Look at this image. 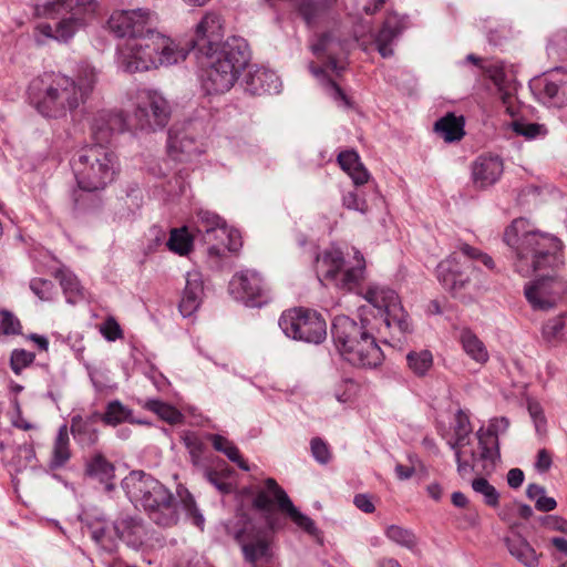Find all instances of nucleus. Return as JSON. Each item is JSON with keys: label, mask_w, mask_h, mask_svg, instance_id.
<instances>
[{"label": "nucleus", "mask_w": 567, "mask_h": 567, "mask_svg": "<svg viewBox=\"0 0 567 567\" xmlns=\"http://www.w3.org/2000/svg\"><path fill=\"white\" fill-rule=\"evenodd\" d=\"M547 53L550 58L567 61V31H557L550 37L547 44Z\"/></svg>", "instance_id": "3c124183"}, {"label": "nucleus", "mask_w": 567, "mask_h": 567, "mask_svg": "<svg viewBox=\"0 0 567 567\" xmlns=\"http://www.w3.org/2000/svg\"><path fill=\"white\" fill-rule=\"evenodd\" d=\"M97 8L96 0H48L35 6V16L59 19L55 27L47 22L38 23L34 29L35 40L39 43L49 39L68 42L94 17Z\"/></svg>", "instance_id": "39448f33"}, {"label": "nucleus", "mask_w": 567, "mask_h": 567, "mask_svg": "<svg viewBox=\"0 0 567 567\" xmlns=\"http://www.w3.org/2000/svg\"><path fill=\"white\" fill-rule=\"evenodd\" d=\"M203 64L202 84L207 94H223L228 92L237 82L238 75L214 68L206 63Z\"/></svg>", "instance_id": "c85d7f7f"}, {"label": "nucleus", "mask_w": 567, "mask_h": 567, "mask_svg": "<svg viewBox=\"0 0 567 567\" xmlns=\"http://www.w3.org/2000/svg\"><path fill=\"white\" fill-rule=\"evenodd\" d=\"M361 293L363 299L379 311L384 329H392L400 334L411 331L409 315L395 290L385 285L371 282Z\"/></svg>", "instance_id": "f8f14e48"}, {"label": "nucleus", "mask_w": 567, "mask_h": 567, "mask_svg": "<svg viewBox=\"0 0 567 567\" xmlns=\"http://www.w3.org/2000/svg\"><path fill=\"white\" fill-rule=\"evenodd\" d=\"M528 412L534 421L536 432L538 434L544 433L546 430V419L540 404L534 401L528 402Z\"/></svg>", "instance_id": "e2e57ef3"}, {"label": "nucleus", "mask_w": 567, "mask_h": 567, "mask_svg": "<svg viewBox=\"0 0 567 567\" xmlns=\"http://www.w3.org/2000/svg\"><path fill=\"white\" fill-rule=\"evenodd\" d=\"M277 504L278 508L286 513L290 519L301 529L310 535L317 533L315 522L302 514L291 502L288 494L278 485V483L268 477L265 481V486L256 492L252 504L256 508L269 512L274 504Z\"/></svg>", "instance_id": "4468645a"}, {"label": "nucleus", "mask_w": 567, "mask_h": 567, "mask_svg": "<svg viewBox=\"0 0 567 567\" xmlns=\"http://www.w3.org/2000/svg\"><path fill=\"white\" fill-rule=\"evenodd\" d=\"M167 148L169 155L177 161L198 153V146L189 134L173 128L168 133Z\"/></svg>", "instance_id": "7c9ffc66"}, {"label": "nucleus", "mask_w": 567, "mask_h": 567, "mask_svg": "<svg viewBox=\"0 0 567 567\" xmlns=\"http://www.w3.org/2000/svg\"><path fill=\"white\" fill-rule=\"evenodd\" d=\"M97 80V70L89 64L82 65L75 78L61 72H43L31 80L28 96L42 116L64 118L87 102Z\"/></svg>", "instance_id": "f257e3e1"}, {"label": "nucleus", "mask_w": 567, "mask_h": 567, "mask_svg": "<svg viewBox=\"0 0 567 567\" xmlns=\"http://www.w3.org/2000/svg\"><path fill=\"white\" fill-rule=\"evenodd\" d=\"M246 90L251 94H276L281 91L282 82L271 70L255 66L246 75Z\"/></svg>", "instance_id": "bb28decb"}, {"label": "nucleus", "mask_w": 567, "mask_h": 567, "mask_svg": "<svg viewBox=\"0 0 567 567\" xmlns=\"http://www.w3.org/2000/svg\"><path fill=\"white\" fill-rule=\"evenodd\" d=\"M250 54L248 43L239 37H230L220 48L200 54L202 63L240 75L248 64Z\"/></svg>", "instance_id": "f3484780"}, {"label": "nucleus", "mask_w": 567, "mask_h": 567, "mask_svg": "<svg viewBox=\"0 0 567 567\" xmlns=\"http://www.w3.org/2000/svg\"><path fill=\"white\" fill-rule=\"evenodd\" d=\"M503 162L498 156H480L472 165V178L477 188L495 184L503 174Z\"/></svg>", "instance_id": "cd10ccee"}, {"label": "nucleus", "mask_w": 567, "mask_h": 567, "mask_svg": "<svg viewBox=\"0 0 567 567\" xmlns=\"http://www.w3.org/2000/svg\"><path fill=\"white\" fill-rule=\"evenodd\" d=\"M79 187L86 192L102 190L112 184L121 171L116 153L106 145L92 144L81 148L72 159Z\"/></svg>", "instance_id": "0eeeda50"}, {"label": "nucleus", "mask_w": 567, "mask_h": 567, "mask_svg": "<svg viewBox=\"0 0 567 567\" xmlns=\"http://www.w3.org/2000/svg\"><path fill=\"white\" fill-rule=\"evenodd\" d=\"M132 411L123 405L120 401L114 400L110 402L106 406V411L102 416V420L105 424L109 425H117L122 422L137 423L143 424L144 422L141 420H135L131 416Z\"/></svg>", "instance_id": "79ce46f5"}, {"label": "nucleus", "mask_w": 567, "mask_h": 567, "mask_svg": "<svg viewBox=\"0 0 567 567\" xmlns=\"http://www.w3.org/2000/svg\"><path fill=\"white\" fill-rule=\"evenodd\" d=\"M342 204L346 208L365 214L368 212V204L365 199L360 196L357 190H350L343 194Z\"/></svg>", "instance_id": "bf43d9fd"}, {"label": "nucleus", "mask_w": 567, "mask_h": 567, "mask_svg": "<svg viewBox=\"0 0 567 567\" xmlns=\"http://www.w3.org/2000/svg\"><path fill=\"white\" fill-rule=\"evenodd\" d=\"M101 334L107 341H115L122 337V330L115 319L109 318L100 326Z\"/></svg>", "instance_id": "0e129e2a"}, {"label": "nucleus", "mask_w": 567, "mask_h": 567, "mask_svg": "<svg viewBox=\"0 0 567 567\" xmlns=\"http://www.w3.org/2000/svg\"><path fill=\"white\" fill-rule=\"evenodd\" d=\"M182 441L189 453L192 463L199 465L204 452V443L200 437L196 433L188 431L183 433Z\"/></svg>", "instance_id": "603ef678"}, {"label": "nucleus", "mask_w": 567, "mask_h": 567, "mask_svg": "<svg viewBox=\"0 0 567 567\" xmlns=\"http://www.w3.org/2000/svg\"><path fill=\"white\" fill-rule=\"evenodd\" d=\"M542 524L547 530L559 532L567 536V520L560 516H545L542 518Z\"/></svg>", "instance_id": "69168bd1"}, {"label": "nucleus", "mask_w": 567, "mask_h": 567, "mask_svg": "<svg viewBox=\"0 0 567 567\" xmlns=\"http://www.w3.org/2000/svg\"><path fill=\"white\" fill-rule=\"evenodd\" d=\"M513 130L515 133L527 138L544 136L547 133L545 125L538 123L514 122Z\"/></svg>", "instance_id": "13d9d810"}, {"label": "nucleus", "mask_w": 567, "mask_h": 567, "mask_svg": "<svg viewBox=\"0 0 567 567\" xmlns=\"http://www.w3.org/2000/svg\"><path fill=\"white\" fill-rule=\"evenodd\" d=\"M281 331L290 339L319 344L327 338V323L315 310L293 308L279 318Z\"/></svg>", "instance_id": "ddd939ff"}, {"label": "nucleus", "mask_w": 567, "mask_h": 567, "mask_svg": "<svg viewBox=\"0 0 567 567\" xmlns=\"http://www.w3.org/2000/svg\"><path fill=\"white\" fill-rule=\"evenodd\" d=\"M122 487L130 501L140 505L155 524L168 527L177 523L174 495L152 475L132 471L122 481Z\"/></svg>", "instance_id": "423d86ee"}, {"label": "nucleus", "mask_w": 567, "mask_h": 567, "mask_svg": "<svg viewBox=\"0 0 567 567\" xmlns=\"http://www.w3.org/2000/svg\"><path fill=\"white\" fill-rule=\"evenodd\" d=\"M567 291L566 282L555 275H539L524 286V296L535 311L555 308Z\"/></svg>", "instance_id": "dca6fc26"}, {"label": "nucleus", "mask_w": 567, "mask_h": 567, "mask_svg": "<svg viewBox=\"0 0 567 567\" xmlns=\"http://www.w3.org/2000/svg\"><path fill=\"white\" fill-rule=\"evenodd\" d=\"M481 261L488 269L495 267L491 256L466 243H460L456 250L436 267V278L444 289L454 295L465 290L471 284L475 267L471 261Z\"/></svg>", "instance_id": "9d476101"}, {"label": "nucleus", "mask_w": 567, "mask_h": 567, "mask_svg": "<svg viewBox=\"0 0 567 567\" xmlns=\"http://www.w3.org/2000/svg\"><path fill=\"white\" fill-rule=\"evenodd\" d=\"M539 101L548 107L567 106V70L563 66L545 72L534 82Z\"/></svg>", "instance_id": "aec40b11"}, {"label": "nucleus", "mask_w": 567, "mask_h": 567, "mask_svg": "<svg viewBox=\"0 0 567 567\" xmlns=\"http://www.w3.org/2000/svg\"><path fill=\"white\" fill-rule=\"evenodd\" d=\"M71 458V451H70V439H69V432L68 426L64 424L60 426L53 447H52V454L49 462V467L51 470H58L63 467L69 460Z\"/></svg>", "instance_id": "4c0bfd02"}, {"label": "nucleus", "mask_w": 567, "mask_h": 567, "mask_svg": "<svg viewBox=\"0 0 567 567\" xmlns=\"http://www.w3.org/2000/svg\"><path fill=\"white\" fill-rule=\"evenodd\" d=\"M178 495L186 517L193 525L203 530L205 526V517L200 509L197 507L193 495L186 489L184 492H178Z\"/></svg>", "instance_id": "de8ad7c7"}, {"label": "nucleus", "mask_w": 567, "mask_h": 567, "mask_svg": "<svg viewBox=\"0 0 567 567\" xmlns=\"http://www.w3.org/2000/svg\"><path fill=\"white\" fill-rule=\"evenodd\" d=\"M192 230L208 246L210 256H221L224 249L237 251L241 247L240 234L229 228L226 221L217 214L199 209L190 221Z\"/></svg>", "instance_id": "9b49d317"}, {"label": "nucleus", "mask_w": 567, "mask_h": 567, "mask_svg": "<svg viewBox=\"0 0 567 567\" xmlns=\"http://www.w3.org/2000/svg\"><path fill=\"white\" fill-rule=\"evenodd\" d=\"M567 324V317L565 313H559L558 316L548 319L542 329L543 338L548 341L559 340Z\"/></svg>", "instance_id": "09e8293b"}, {"label": "nucleus", "mask_w": 567, "mask_h": 567, "mask_svg": "<svg viewBox=\"0 0 567 567\" xmlns=\"http://www.w3.org/2000/svg\"><path fill=\"white\" fill-rule=\"evenodd\" d=\"M127 128V123L121 112L103 110L97 112L91 124V130L96 144L107 143L113 134L122 133Z\"/></svg>", "instance_id": "393cba45"}, {"label": "nucleus", "mask_w": 567, "mask_h": 567, "mask_svg": "<svg viewBox=\"0 0 567 567\" xmlns=\"http://www.w3.org/2000/svg\"><path fill=\"white\" fill-rule=\"evenodd\" d=\"M341 168L351 177L355 185L368 182L369 173L361 164L359 155L353 151H344L338 155Z\"/></svg>", "instance_id": "e433bc0d"}, {"label": "nucleus", "mask_w": 567, "mask_h": 567, "mask_svg": "<svg viewBox=\"0 0 567 567\" xmlns=\"http://www.w3.org/2000/svg\"><path fill=\"white\" fill-rule=\"evenodd\" d=\"M491 78V80L495 83L501 92V97L504 103H507L512 96L508 74L506 71V66L503 62H492L488 66L484 68Z\"/></svg>", "instance_id": "a19ab883"}, {"label": "nucleus", "mask_w": 567, "mask_h": 567, "mask_svg": "<svg viewBox=\"0 0 567 567\" xmlns=\"http://www.w3.org/2000/svg\"><path fill=\"white\" fill-rule=\"evenodd\" d=\"M313 458L320 464H327L331 460V453L328 444L320 437H315L310 442Z\"/></svg>", "instance_id": "680f3d73"}, {"label": "nucleus", "mask_w": 567, "mask_h": 567, "mask_svg": "<svg viewBox=\"0 0 567 567\" xmlns=\"http://www.w3.org/2000/svg\"><path fill=\"white\" fill-rule=\"evenodd\" d=\"M472 488L475 493L482 495L483 501L491 507H496L499 503V493L484 477H477L472 481Z\"/></svg>", "instance_id": "8fccbe9b"}, {"label": "nucleus", "mask_w": 567, "mask_h": 567, "mask_svg": "<svg viewBox=\"0 0 567 567\" xmlns=\"http://www.w3.org/2000/svg\"><path fill=\"white\" fill-rule=\"evenodd\" d=\"M453 430L454 441H450L449 445L454 451L458 474L465 476L473 471L475 462L480 458L473 450L468 449L472 426L463 411L456 413Z\"/></svg>", "instance_id": "412c9836"}, {"label": "nucleus", "mask_w": 567, "mask_h": 567, "mask_svg": "<svg viewBox=\"0 0 567 567\" xmlns=\"http://www.w3.org/2000/svg\"><path fill=\"white\" fill-rule=\"evenodd\" d=\"M156 21L157 16L148 9L117 10L111 14L107 25L116 37L134 39L145 34Z\"/></svg>", "instance_id": "6ab92c4d"}, {"label": "nucleus", "mask_w": 567, "mask_h": 567, "mask_svg": "<svg viewBox=\"0 0 567 567\" xmlns=\"http://www.w3.org/2000/svg\"><path fill=\"white\" fill-rule=\"evenodd\" d=\"M316 271L320 281L324 280L339 290L351 292L364 279L365 260L357 249H353L352 261L346 260L338 247L330 246L316 256Z\"/></svg>", "instance_id": "1a4fd4ad"}, {"label": "nucleus", "mask_w": 567, "mask_h": 567, "mask_svg": "<svg viewBox=\"0 0 567 567\" xmlns=\"http://www.w3.org/2000/svg\"><path fill=\"white\" fill-rule=\"evenodd\" d=\"M410 370L417 377H424L433 367V355L430 350L411 351L406 355Z\"/></svg>", "instance_id": "37998d69"}, {"label": "nucleus", "mask_w": 567, "mask_h": 567, "mask_svg": "<svg viewBox=\"0 0 567 567\" xmlns=\"http://www.w3.org/2000/svg\"><path fill=\"white\" fill-rule=\"evenodd\" d=\"M408 19L405 16H399L396 12H389L377 35L374 43L382 58L393 55V45L399 35L406 29Z\"/></svg>", "instance_id": "b1692460"}, {"label": "nucleus", "mask_w": 567, "mask_h": 567, "mask_svg": "<svg viewBox=\"0 0 567 567\" xmlns=\"http://www.w3.org/2000/svg\"><path fill=\"white\" fill-rule=\"evenodd\" d=\"M207 439L212 442L216 451L225 454L229 461H236L239 450L233 442L219 434H208Z\"/></svg>", "instance_id": "864d4df0"}, {"label": "nucleus", "mask_w": 567, "mask_h": 567, "mask_svg": "<svg viewBox=\"0 0 567 567\" xmlns=\"http://www.w3.org/2000/svg\"><path fill=\"white\" fill-rule=\"evenodd\" d=\"M195 238H197V235L192 230L190 224L181 228H173L166 246L171 251L179 256H186L193 250Z\"/></svg>", "instance_id": "c9c22d12"}, {"label": "nucleus", "mask_w": 567, "mask_h": 567, "mask_svg": "<svg viewBox=\"0 0 567 567\" xmlns=\"http://www.w3.org/2000/svg\"><path fill=\"white\" fill-rule=\"evenodd\" d=\"M504 241L515 250V269L524 277L554 269L563 262L560 240L535 231L525 218L515 219L504 233Z\"/></svg>", "instance_id": "f03ea898"}, {"label": "nucleus", "mask_w": 567, "mask_h": 567, "mask_svg": "<svg viewBox=\"0 0 567 567\" xmlns=\"http://www.w3.org/2000/svg\"><path fill=\"white\" fill-rule=\"evenodd\" d=\"M21 333V324L13 313L0 310V336H16Z\"/></svg>", "instance_id": "6e6d98bb"}, {"label": "nucleus", "mask_w": 567, "mask_h": 567, "mask_svg": "<svg viewBox=\"0 0 567 567\" xmlns=\"http://www.w3.org/2000/svg\"><path fill=\"white\" fill-rule=\"evenodd\" d=\"M90 379L99 391L110 386L109 370L103 367L86 365Z\"/></svg>", "instance_id": "052dcab7"}, {"label": "nucleus", "mask_w": 567, "mask_h": 567, "mask_svg": "<svg viewBox=\"0 0 567 567\" xmlns=\"http://www.w3.org/2000/svg\"><path fill=\"white\" fill-rule=\"evenodd\" d=\"M118 540L128 547L140 548L146 539V527L138 517L125 516L116 520Z\"/></svg>", "instance_id": "c756f323"}, {"label": "nucleus", "mask_w": 567, "mask_h": 567, "mask_svg": "<svg viewBox=\"0 0 567 567\" xmlns=\"http://www.w3.org/2000/svg\"><path fill=\"white\" fill-rule=\"evenodd\" d=\"M70 431L74 440L82 446H91L97 442L99 432L93 426L91 419H83L81 415L73 416Z\"/></svg>", "instance_id": "58836bf2"}, {"label": "nucleus", "mask_w": 567, "mask_h": 567, "mask_svg": "<svg viewBox=\"0 0 567 567\" xmlns=\"http://www.w3.org/2000/svg\"><path fill=\"white\" fill-rule=\"evenodd\" d=\"M144 408L154 412L169 424H177L183 420V414L177 409L159 400H147L144 403Z\"/></svg>", "instance_id": "a18cd8bd"}, {"label": "nucleus", "mask_w": 567, "mask_h": 567, "mask_svg": "<svg viewBox=\"0 0 567 567\" xmlns=\"http://www.w3.org/2000/svg\"><path fill=\"white\" fill-rule=\"evenodd\" d=\"M68 302L75 303L82 298V287L74 274L66 269H60L56 274Z\"/></svg>", "instance_id": "c03bdc74"}, {"label": "nucleus", "mask_w": 567, "mask_h": 567, "mask_svg": "<svg viewBox=\"0 0 567 567\" xmlns=\"http://www.w3.org/2000/svg\"><path fill=\"white\" fill-rule=\"evenodd\" d=\"M509 426L506 417L493 419L487 429L481 427L477 433L481 453L480 461L483 462V470L489 474L495 470L496 463L499 461V443L498 435L504 433Z\"/></svg>", "instance_id": "4be33fe9"}, {"label": "nucleus", "mask_w": 567, "mask_h": 567, "mask_svg": "<svg viewBox=\"0 0 567 567\" xmlns=\"http://www.w3.org/2000/svg\"><path fill=\"white\" fill-rule=\"evenodd\" d=\"M384 535L392 543L406 548L413 554L417 553L419 550V539L414 532L410 528L401 525H389L384 530Z\"/></svg>", "instance_id": "ea45409f"}, {"label": "nucleus", "mask_w": 567, "mask_h": 567, "mask_svg": "<svg viewBox=\"0 0 567 567\" xmlns=\"http://www.w3.org/2000/svg\"><path fill=\"white\" fill-rule=\"evenodd\" d=\"M35 461V451L32 445H21L17 449L12 464L17 472L27 468L32 462Z\"/></svg>", "instance_id": "5fc2aeb1"}, {"label": "nucleus", "mask_w": 567, "mask_h": 567, "mask_svg": "<svg viewBox=\"0 0 567 567\" xmlns=\"http://www.w3.org/2000/svg\"><path fill=\"white\" fill-rule=\"evenodd\" d=\"M91 537L103 550L112 553L117 547L116 522L96 520L90 525Z\"/></svg>", "instance_id": "72a5a7b5"}, {"label": "nucleus", "mask_w": 567, "mask_h": 567, "mask_svg": "<svg viewBox=\"0 0 567 567\" xmlns=\"http://www.w3.org/2000/svg\"><path fill=\"white\" fill-rule=\"evenodd\" d=\"M457 339L463 351L473 361L478 364H485L488 361V350L474 331L468 328H462L458 332Z\"/></svg>", "instance_id": "2f4dec72"}, {"label": "nucleus", "mask_w": 567, "mask_h": 567, "mask_svg": "<svg viewBox=\"0 0 567 567\" xmlns=\"http://www.w3.org/2000/svg\"><path fill=\"white\" fill-rule=\"evenodd\" d=\"M204 297V281L202 274L192 270L186 274V285L179 301V312L187 318L194 315L202 305Z\"/></svg>", "instance_id": "a878e982"}, {"label": "nucleus", "mask_w": 567, "mask_h": 567, "mask_svg": "<svg viewBox=\"0 0 567 567\" xmlns=\"http://www.w3.org/2000/svg\"><path fill=\"white\" fill-rule=\"evenodd\" d=\"M229 292L250 308L262 307L271 300L269 286L261 275L252 269L236 272L229 281Z\"/></svg>", "instance_id": "a211bd4d"}, {"label": "nucleus", "mask_w": 567, "mask_h": 567, "mask_svg": "<svg viewBox=\"0 0 567 567\" xmlns=\"http://www.w3.org/2000/svg\"><path fill=\"white\" fill-rule=\"evenodd\" d=\"M30 288L41 300H48L51 297L53 284L49 280L35 278L31 280Z\"/></svg>", "instance_id": "338daca9"}, {"label": "nucleus", "mask_w": 567, "mask_h": 567, "mask_svg": "<svg viewBox=\"0 0 567 567\" xmlns=\"http://www.w3.org/2000/svg\"><path fill=\"white\" fill-rule=\"evenodd\" d=\"M331 334L336 349L350 364L374 369L383 362V352L368 319L357 322L348 316H338L332 322Z\"/></svg>", "instance_id": "20e7f679"}, {"label": "nucleus", "mask_w": 567, "mask_h": 567, "mask_svg": "<svg viewBox=\"0 0 567 567\" xmlns=\"http://www.w3.org/2000/svg\"><path fill=\"white\" fill-rule=\"evenodd\" d=\"M434 131L447 143L460 141L465 134L464 118L449 113L435 122Z\"/></svg>", "instance_id": "f704fd0d"}, {"label": "nucleus", "mask_w": 567, "mask_h": 567, "mask_svg": "<svg viewBox=\"0 0 567 567\" xmlns=\"http://www.w3.org/2000/svg\"><path fill=\"white\" fill-rule=\"evenodd\" d=\"M34 358L35 355L32 352L23 349H16L12 351L10 357V367L16 374H20L24 368L29 367L33 362Z\"/></svg>", "instance_id": "4d7b16f0"}, {"label": "nucleus", "mask_w": 567, "mask_h": 567, "mask_svg": "<svg viewBox=\"0 0 567 567\" xmlns=\"http://www.w3.org/2000/svg\"><path fill=\"white\" fill-rule=\"evenodd\" d=\"M171 116V106L156 90L142 89L134 96L133 117L141 130L164 127Z\"/></svg>", "instance_id": "2eb2a0df"}, {"label": "nucleus", "mask_w": 567, "mask_h": 567, "mask_svg": "<svg viewBox=\"0 0 567 567\" xmlns=\"http://www.w3.org/2000/svg\"><path fill=\"white\" fill-rule=\"evenodd\" d=\"M188 50L169 37L147 29L145 34L127 39L117 50V66L123 72L136 73L168 66L184 61Z\"/></svg>", "instance_id": "7ed1b4c3"}, {"label": "nucleus", "mask_w": 567, "mask_h": 567, "mask_svg": "<svg viewBox=\"0 0 567 567\" xmlns=\"http://www.w3.org/2000/svg\"><path fill=\"white\" fill-rule=\"evenodd\" d=\"M385 0H354L357 14H374L384 4Z\"/></svg>", "instance_id": "774afa93"}, {"label": "nucleus", "mask_w": 567, "mask_h": 567, "mask_svg": "<svg viewBox=\"0 0 567 567\" xmlns=\"http://www.w3.org/2000/svg\"><path fill=\"white\" fill-rule=\"evenodd\" d=\"M509 554L526 567H537L538 555L533 546L520 535L515 534L505 539Z\"/></svg>", "instance_id": "473e14b6"}, {"label": "nucleus", "mask_w": 567, "mask_h": 567, "mask_svg": "<svg viewBox=\"0 0 567 567\" xmlns=\"http://www.w3.org/2000/svg\"><path fill=\"white\" fill-rule=\"evenodd\" d=\"M86 473L101 482H109L114 475V466L103 455L95 454L86 465Z\"/></svg>", "instance_id": "49530a36"}, {"label": "nucleus", "mask_w": 567, "mask_h": 567, "mask_svg": "<svg viewBox=\"0 0 567 567\" xmlns=\"http://www.w3.org/2000/svg\"><path fill=\"white\" fill-rule=\"evenodd\" d=\"M225 34V20L216 11H207L194 28L193 45L198 53L209 52L220 48Z\"/></svg>", "instance_id": "5701e85b"}, {"label": "nucleus", "mask_w": 567, "mask_h": 567, "mask_svg": "<svg viewBox=\"0 0 567 567\" xmlns=\"http://www.w3.org/2000/svg\"><path fill=\"white\" fill-rule=\"evenodd\" d=\"M350 47L351 42L342 40L339 31L322 34L311 45L312 53L324 63L322 66L310 64V72L324 87L326 93L342 106H348L349 101L333 76H339L346 69L344 56Z\"/></svg>", "instance_id": "6e6552de"}]
</instances>
